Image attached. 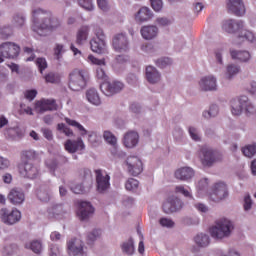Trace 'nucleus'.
<instances>
[{
	"mask_svg": "<svg viewBox=\"0 0 256 256\" xmlns=\"http://www.w3.org/2000/svg\"><path fill=\"white\" fill-rule=\"evenodd\" d=\"M32 23V31L40 37L47 36L48 31H53V29H57L61 25L59 19L53 17L51 12L41 9L33 11Z\"/></svg>",
	"mask_w": 256,
	"mask_h": 256,
	"instance_id": "f257e3e1",
	"label": "nucleus"
},
{
	"mask_svg": "<svg viewBox=\"0 0 256 256\" xmlns=\"http://www.w3.org/2000/svg\"><path fill=\"white\" fill-rule=\"evenodd\" d=\"M89 83V72L87 70H73L69 74V88L71 91H81L87 87Z\"/></svg>",
	"mask_w": 256,
	"mask_h": 256,
	"instance_id": "f03ea898",
	"label": "nucleus"
},
{
	"mask_svg": "<svg viewBox=\"0 0 256 256\" xmlns=\"http://www.w3.org/2000/svg\"><path fill=\"white\" fill-rule=\"evenodd\" d=\"M233 229V223L227 219H221L216 222L215 226L210 228V235L213 239H223L229 237Z\"/></svg>",
	"mask_w": 256,
	"mask_h": 256,
	"instance_id": "7ed1b4c3",
	"label": "nucleus"
},
{
	"mask_svg": "<svg viewBox=\"0 0 256 256\" xmlns=\"http://www.w3.org/2000/svg\"><path fill=\"white\" fill-rule=\"evenodd\" d=\"M232 115H241L243 109L246 111V115H251L255 111V107L249 102L247 96H241L238 99L231 101Z\"/></svg>",
	"mask_w": 256,
	"mask_h": 256,
	"instance_id": "20e7f679",
	"label": "nucleus"
},
{
	"mask_svg": "<svg viewBox=\"0 0 256 256\" xmlns=\"http://www.w3.org/2000/svg\"><path fill=\"white\" fill-rule=\"evenodd\" d=\"M201 153V161L204 167H211L213 163H217L219 161H223V154L216 150H211L207 147H202L200 150Z\"/></svg>",
	"mask_w": 256,
	"mask_h": 256,
	"instance_id": "39448f33",
	"label": "nucleus"
},
{
	"mask_svg": "<svg viewBox=\"0 0 256 256\" xmlns=\"http://www.w3.org/2000/svg\"><path fill=\"white\" fill-rule=\"evenodd\" d=\"M0 219L6 225H15L21 221V211L17 208H2L0 210Z\"/></svg>",
	"mask_w": 256,
	"mask_h": 256,
	"instance_id": "423d86ee",
	"label": "nucleus"
},
{
	"mask_svg": "<svg viewBox=\"0 0 256 256\" xmlns=\"http://www.w3.org/2000/svg\"><path fill=\"white\" fill-rule=\"evenodd\" d=\"M228 195L229 192L227 191V184L218 182L213 186L212 192L209 194V199L215 203H219V201L227 199Z\"/></svg>",
	"mask_w": 256,
	"mask_h": 256,
	"instance_id": "0eeeda50",
	"label": "nucleus"
},
{
	"mask_svg": "<svg viewBox=\"0 0 256 256\" xmlns=\"http://www.w3.org/2000/svg\"><path fill=\"white\" fill-rule=\"evenodd\" d=\"M18 171L21 177L26 179H37L39 177V168L31 162L18 164Z\"/></svg>",
	"mask_w": 256,
	"mask_h": 256,
	"instance_id": "6e6552de",
	"label": "nucleus"
},
{
	"mask_svg": "<svg viewBox=\"0 0 256 256\" xmlns=\"http://www.w3.org/2000/svg\"><path fill=\"white\" fill-rule=\"evenodd\" d=\"M21 47L13 42H4L0 45V53L6 59H15L19 56Z\"/></svg>",
	"mask_w": 256,
	"mask_h": 256,
	"instance_id": "1a4fd4ad",
	"label": "nucleus"
},
{
	"mask_svg": "<svg viewBox=\"0 0 256 256\" xmlns=\"http://www.w3.org/2000/svg\"><path fill=\"white\" fill-rule=\"evenodd\" d=\"M95 175H96V184H97V191L99 193H104V191H107L109 187H111V176L107 174V172L97 169L95 170Z\"/></svg>",
	"mask_w": 256,
	"mask_h": 256,
	"instance_id": "9d476101",
	"label": "nucleus"
},
{
	"mask_svg": "<svg viewBox=\"0 0 256 256\" xmlns=\"http://www.w3.org/2000/svg\"><path fill=\"white\" fill-rule=\"evenodd\" d=\"M127 171L133 177L143 173V162L137 156H130L126 160Z\"/></svg>",
	"mask_w": 256,
	"mask_h": 256,
	"instance_id": "9b49d317",
	"label": "nucleus"
},
{
	"mask_svg": "<svg viewBox=\"0 0 256 256\" xmlns=\"http://www.w3.org/2000/svg\"><path fill=\"white\" fill-rule=\"evenodd\" d=\"M112 45L114 51H117V53H127L129 51V40L127 39V35L123 33L114 36Z\"/></svg>",
	"mask_w": 256,
	"mask_h": 256,
	"instance_id": "f8f14e48",
	"label": "nucleus"
},
{
	"mask_svg": "<svg viewBox=\"0 0 256 256\" xmlns=\"http://www.w3.org/2000/svg\"><path fill=\"white\" fill-rule=\"evenodd\" d=\"M125 85L123 82L119 81H113V82H103L100 85V89L104 95L107 97H111V95H115V93H119L120 91H123V88Z\"/></svg>",
	"mask_w": 256,
	"mask_h": 256,
	"instance_id": "ddd939ff",
	"label": "nucleus"
},
{
	"mask_svg": "<svg viewBox=\"0 0 256 256\" xmlns=\"http://www.w3.org/2000/svg\"><path fill=\"white\" fill-rule=\"evenodd\" d=\"M162 209L164 213L167 214L181 211V209H183V201L175 196L169 197L168 200L163 203Z\"/></svg>",
	"mask_w": 256,
	"mask_h": 256,
	"instance_id": "4468645a",
	"label": "nucleus"
},
{
	"mask_svg": "<svg viewBox=\"0 0 256 256\" xmlns=\"http://www.w3.org/2000/svg\"><path fill=\"white\" fill-rule=\"evenodd\" d=\"M88 61H90V63H92V65H97V68H96L97 79H100V81H106L107 73H105V69H103V67H105V65H106L105 59H98L93 55H89Z\"/></svg>",
	"mask_w": 256,
	"mask_h": 256,
	"instance_id": "2eb2a0df",
	"label": "nucleus"
},
{
	"mask_svg": "<svg viewBox=\"0 0 256 256\" xmlns=\"http://www.w3.org/2000/svg\"><path fill=\"white\" fill-rule=\"evenodd\" d=\"M93 213H95V208H93L91 202H79L77 216L79 217L80 221H87V219H89Z\"/></svg>",
	"mask_w": 256,
	"mask_h": 256,
	"instance_id": "dca6fc26",
	"label": "nucleus"
},
{
	"mask_svg": "<svg viewBox=\"0 0 256 256\" xmlns=\"http://www.w3.org/2000/svg\"><path fill=\"white\" fill-rule=\"evenodd\" d=\"M35 109L38 113H45V111H57V102L55 99H41L35 103Z\"/></svg>",
	"mask_w": 256,
	"mask_h": 256,
	"instance_id": "f3484780",
	"label": "nucleus"
},
{
	"mask_svg": "<svg viewBox=\"0 0 256 256\" xmlns=\"http://www.w3.org/2000/svg\"><path fill=\"white\" fill-rule=\"evenodd\" d=\"M226 7L230 13L236 17H242L245 13V4L243 0H227Z\"/></svg>",
	"mask_w": 256,
	"mask_h": 256,
	"instance_id": "a211bd4d",
	"label": "nucleus"
},
{
	"mask_svg": "<svg viewBox=\"0 0 256 256\" xmlns=\"http://www.w3.org/2000/svg\"><path fill=\"white\" fill-rule=\"evenodd\" d=\"M67 249L69 255L72 256H85V252H83V242L80 239L73 238L67 242Z\"/></svg>",
	"mask_w": 256,
	"mask_h": 256,
	"instance_id": "6ab92c4d",
	"label": "nucleus"
},
{
	"mask_svg": "<svg viewBox=\"0 0 256 256\" xmlns=\"http://www.w3.org/2000/svg\"><path fill=\"white\" fill-rule=\"evenodd\" d=\"M64 149L68 153H77V151H83L85 149V143L83 139L77 138V140H67L64 143Z\"/></svg>",
	"mask_w": 256,
	"mask_h": 256,
	"instance_id": "aec40b11",
	"label": "nucleus"
},
{
	"mask_svg": "<svg viewBox=\"0 0 256 256\" xmlns=\"http://www.w3.org/2000/svg\"><path fill=\"white\" fill-rule=\"evenodd\" d=\"M202 91H215L217 89V79L213 76H206L199 82Z\"/></svg>",
	"mask_w": 256,
	"mask_h": 256,
	"instance_id": "412c9836",
	"label": "nucleus"
},
{
	"mask_svg": "<svg viewBox=\"0 0 256 256\" xmlns=\"http://www.w3.org/2000/svg\"><path fill=\"white\" fill-rule=\"evenodd\" d=\"M222 29L227 33H237L243 29V21L226 20L222 25Z\"/></svg>",
	"mask_w": 256,
	"mask_h": 256,
	"instance_id": "4be33fe9",
	"label": "nucleus"
},
{
	"mask_svg": "<svg viewBox=\"0 0 256 256\" xmlns=\"http://www.w3.org/2000/svg\"><path fill=\"white\" fill-rule=\"evenodd\" d=\"M123 143L128 149H133L139 143V134L135 131H129L124 135Z\"/></svg>",
	"mask_w": 256,
	"mask_h": 256,
	"instance_id": "5701e85b",
	"label": "nucleus"
},
{
	"mask_svg": "<svg viewBox=\"0 0 256 256\" xmlns=\"http://www.w3.org/2000/svg\"><path fill=\"white\" fill-rule=\"evenodd\" d=\"M8 200L12 205H21L25 201V194L21 190L12 189L8 194Z\"/></svg>",
	"mask_w": 256,
	"mask_h": 256,
	"instance_id": "b1692460",
	"label": "nucleus"
},
{
	"mask_svg": "<svg viewBox=\"0 0 256 256\" xmlns=\"http://www.w3.org/2000/svg\"><path fill=\"white\" fill-rule=\"evenodd\" d=\"M195 175L193 168L191 167H183L175 172L176 179H180V181H187L191 179Z\"/></svg>",
	"mask_w": 256,
	"mask_h": 256,
	"instance_id": "393cba45",
	"label": "nucleus"
},
{
	"mask_svg": "<svg viewBox=\"0 0 256 256\" xmlns=\"http://www.w3.org/2000/svg\"><path fill=\"white\" fill-rule=\"evenodd\" d=\"M159 34V28L157 26H143L141 28V35L143 39L151 40L155 39Z\"/></svg>",
	"mask_w": 256,
	"mask_h": 256,
	"instance_id": "a878e982",
	"label": "nucleus"
},
{
	"mask_svg": "<svg viewBox=\"0 0 256 256\" xmlns=\"http://www.w3.org/2000/svg\"><path fill=\"white\" fill-rule=\"evenodd\" d=\"M146 79L148 83H159L161 81V74L157 71V69L153 66L146 67Z\"/></svg>",
	"mask_w": 256,
	"mask_h": 256,
	"instance_id": "bb28decb",
	"label": "nucleus"
},
{
	"mask_svg": "<svg viewBox=\"0 0 256 256\" xmlns=\"http://www.w3.org/2000/svg\"><path fill=\"white\" fill-rule=\"evenodd\" d=\"M153 17V12H151V9L148 7H142L137 12L135 16V20L138 21V23H145V21H149Z\"/></svg>",
	"mask_w": 256,
	"mask_h": 256,
	"instance_id": "cd10ccee",
	"label": "nucleus"
},
{
	"mask_svg": "<svg viewBox=\"0 0 256 256\" xmlns=\"http://www.w3.org/2000/svg\"><path fill=\"white\" fill-rule=\"evenodd\" d=\"M89 26L84 25L79 28L76 34V44L83 45L84 41H87L89 37Z\"/></svg>",
	"mask_w": 256,
	"mask_h": 256,
	"instance_id": "c85d7f7f",
	"label": "nucleus"
},
{
	"mask_svg": "<svg viewBox=\"0 0 256 256\" xmlns=\"http://www.w3.org/2000/svg\"><path fill=\"white\" fill-rule=\"evenodd\" d=\"M243 41L253 43V41H255V34L249 30H242L237 38V41L235 42V45H241V42Z\"/></svg>",
	"mask_w": 256,
	"mask_h": 256,
	"instance_id": "c756f323",
	"label": "nucleus"
},
{
	"mask_svg": "<svg viewBox=\"0 0 256 256\" xmlns=\"http://www.w3.org/2000/svg\"><path fill=\"white\" fill-rule=\"evenodd\" d=\"M230 55L232 59H237L238 61H241L242 63H247L249 59H251V54L248 51H230Z\"/></svg>",
	"mask_w": 256,
	"mask_h": 256,
	"instance_id": "7c9ffc66",
	"label": "nucleus"
},
{
	"mask_svg": "<svg viewBox=\"0 0 256 256\" xmlns=\"http://www.w3.org/2000/svg\"><path fill=\"white\" fill-rule=\"evenodd\" d=\"M64 121L67 123V125H70V127H74V129H77V131L80 133L82 137H85V135H88L87 129L81 125V123L77 122L76 120L70 119V118H64Z\"/></svg>",
	"mask_w": 256,
	"mask_h": 256,
	"instance_id": "2f4dec72",
	"label": "nucleus"
},
{
	"mask_svg": "<svg viewBox=\"0 0 256 256\" xmlns=\"http://www.w3.org/2000/svg\"><path fill=\"white\" fill-rule=\"evenodd\" d=\"M90 47L93 53H103V51L105 50V40H99L97 38H93L90 41Z\"/></svg>",
	"mask_w": 256,
	"mask_h": 256,
	"instance_id": "473e14b6",
	"label": "nucleus"
},
{
	"mask_svg": "<svg viewBox=\"0 0 256 256\" xmlns=\"http://www.w3.org/2000/svg\"><path fill=\"white\" fill-rule=\"evenodd\" d=\"M20 163H31V161H35L37 159V153L33 150H24L20 154Z\"/></svg>",
	"mask_w": 256,
	"mask_h": 256,
	"instance_id": "72a5a7b5",
	"label": "nucleus"
},
{
	"mask_svg": "<svg viewBox=\"0 0 256 256\" xmlns=\"http://www.w3.org/2000/svg\"><path fill=\"white\" fill-rule=\"evenodd\" d=\"M86 97L89 103H92V105H99L101 103V98L99 97V93H97V90L95 89H89L86 92Z\"/></svg>",
	"mask_w": 256,
	"mask_h": 256,
	"instance_id": "f704fd0d",
	"label": "nucleus"
},
{
	"mask_svg": "<svg viewBox=\"0 0 256 256\" xmlns=\"http://www.w3.org/2000/svg\"><path fill=\"white\" fill-rule=\"evenodd\" d=\"M121 249L126 255H133V253H135V243L133 242V238H130L128 241L124 242L121 245Z\"/></svg>",
	"mask_w": 256,
	"mask_h": 256,
	"instance_id": "c9c22d12",
	"label": "nucleus"
},
{
	"mask_svg": "<svg viewBox=\"0 0 256 256\" xmlns=\"http://www.w3.org/2000/svg\"><path fill=\"white\" fill-rule=\"evenodd\" d=\"M194 241L198 247H207V245H209L210 243L209 237L207 236V234H198L194 238Z\"/></svg>",
	"mask_w": 256,
	"mask_h": 256,
	"instance_id": "e433bc0d",
	"label": "nucleus"
},
{
	"mask_svg": "<svg viewBox=\"0 0 256 256\" xmlns=\"http://www.w3.org/2000/svg\"><path fill=\"white\" fill-rule=\"evenodd\" d=\"M63 213V206L62 205H55L54 207L48 209V217L50 219H57L59 215Z\"/></svg>",
	"mask_w": 256,
	"mask_h": 256,
	"instance_id": "4c0bfd02",
	"label": "nucleus"
},
{
	"mask_svg": "<svg viewBox=\"0 0 256 256\" xmlns=\"http://www.w3.org/2000/svg\"><path fill=\"white\" fill-rule=\"evenodd\" d=\"M25 249H31V251H33V253H41V249H42V245L41 242L39 241H32L30 243H26L25 244Z\"/></svg>",
	"mask_w": 256,
	"mask_h": 256,
	"instance_id": "58836bf2",
	"label": "nucleus"
},
{
	"mask_svg": "<svg viewBox=\"0 0 256 256\" xmlns=\"http://www.w3.org/2000/svg\"><path fill=\"white\" fill-rule=\"evenodd\" d=\"M241 71V68H239V66L237 65H228L227 66V72H226V79H231L232 77H235V75H237V73H239Z\"/></svg>",
	"mask_w": 256,
	"mask_h": 256,
	"instance_id": "ea45409f",
	"label": "nucleus"
},
{
	"mask_svg": "<svg viewBox=\"0 0 256 256\" xmlns=\"http://www.w3.org/2000/svg\"><path fill=\"white\" fill-rule=\"evenodd\" d=\"M46 83H61V75L50 72L44 77Z\"/></svg>",
	"mask_w": 256,
	"mask_h": 256,
	"instance_id": "a19ab883",
	"label": "nucleus"
},
{
	"mask_svg": "<svg viewBox=\"0 0 256 256\" xmlns=\"http://www.w3.org/2000/svg\"><path fill=\"white\" fill-rule=\"evenodd\" d=\"M103 138L106 143H109V145H112V147H115L117 145V137L113 135V133L109 131H105L103 134Z\"/></svg>",
	"mask_w": 256,
	"mask_h": 256,
	"instance_id": "79ce46f5",
	"label": "nucleus"
},
{
	"mask_svg": "<svg viewBox=\"0 0 256 256\" xmlns=\"http://www.w3.org/2000/svg\"><path fill=\"white\" fill-rule=\"evenodd\" d=\"M63 53H65V46H63V44H56L54 48V57L57 61H60L63 58Z\"/></svg>",
	"mask_w": 256,
	"mask_h": 256,
	"instance_id": "37998d69",
	"label": "nucleus"
},
{
	"mask_svg": "<svg viewBox=\"0 0 256 256\" xmlns=\"http://www.w3.org/2000/svg\"><path fill=\"white\" fill-rule=\"evenodd\" d=\"M138 187H139V181L134 178L128 179L125 184V189L127 191H135V189H137Z\"/></svg>",
	"mask_w": 256,
	"mask_h": 256,
	"instance_id": "c03bdc74",
	"label": "nucleus"
},
{
	"mask_svg": "<svg viewBox=\"0 0 256 256\" xmlns=\"http://www.w3.org/2000/svg\"><path fill=\"white\" fill-rule=\"evenodd\" d=\"M242 153L243 155H245V157H249V158L253 157L256 153V145L252 144L244 147L242 149Z\"/></svg>",
	"mask_w": 256,
	"mask_h": 256,
	"instance_id": "a18cd8bd",
	"label": "nucleus"
},
{
	"mask_svg": "<svg viewBox=\"0 0 256 256\" xmlns=\"http://www.w3.org/2000/svg\"><path fill=\"white\" fill-rule=\"evenodd\" d=\"M58 131H61L66 137H73L74 133L71 128L67 127L64 123H60L57 126Z\"/></svg>",
	"mask_w": 256,
	"mask_h": 256,
	"instance_id": "49530a36",
	"label": "nucleus"
},
{
	"mask_svg": "<svg viewBox=\"0 0 256 256\" xmlns=\"http://www.w3.org/2000/svg\"><path fill=\"white\" fill-rule=\"evenodd\" d=\"M174 191L176 194L183 195L184 197H192L191 191L186 189L183 185L176 186Z\"/></svg>",
	"mask_w": 256,
	"mask_h": 256,
	"instance_id": "de8ad7c7",
	"label": "nucleus"
},
{
	"mask_svg": "<svg viewBox=\"0 0 256 256\" xmlns=\"http://www.w3.org/2000/svg\"><path fill=\"white\" fill-rule=\"evenodd\" d=\"M80 178L82 179V181H92L93 179V175L91 174V170L84 168L82 170H80Z\"/></svg>",
	"mask_w": 256,
	"mask_h": 256,
	"instance_id": "09e8293b",
	"label": "nucleus"
},
{
	"mask_svg": "<svg viewBox=\"0 0 256 256\" xmlns=\"http://www.w3.org/2000/svg\"><path fill=\"white\" fill-rule=\"evenodd\" d=\"M78 5L86 11H93V0H78Z\"/></svg>",
	"mask_w": 256,
	"mask_h": 256,
	"instance_id": "8fccbe9b",
	"label": "nucleus"
},
{
	"mask_svg": "<svg viewBox=\"0 0 256 256\" xmlns=\"http://www.w3.org/2000/svg\"><path fill=\"white\" fill-rule=\"evenodd\" d=\"M219 113V107L217 105H211L208 112L203 113V117H215Z\"/></svg>",
	"mask_w": 256,
	"mask_h": 256,
	"instance_id": "3c124183",
	"label": "nucleus"
},
{
	"mask_svg": "<svg viewBox=\"0 0 256 256\" xmlns=\"http://www.w3.org/2000/svg\"><path fill=\"white\" fill-rule=\"evenodd\" d=\"M36 66L38 67L40 73H43L45 69H47V60L45 58H37L36 59Z\"/></svg>",
	"mask_w": 256,
	"mask_h": 256,
	"instance_id": "603ef678",
	"label": "nucleus"
},
{
	"mask_svg": "<svg viewBox=\"0 0 256 256\" xmlns=\"http://www.w3.org/2000/svg\"><path fill=\"white\" fill-rule=\"evenodd\" d=\"M100 235L101 230H93L92 232H90L87 236L88 245H91L93 241L97 239V237H100Z\"/></svg>",
	"mask_w": 256,
	"mask_h": 256,
	"instance_id": "864d4df0",
	"label": "nucleus"
},
{
	"mask_svg": "<svg viewBox=\"0 0 256 256\" xmlns=\"http://www.w3.org/2000/svg\"><path fill=\"white\" fill-rule=\"evenodd\" d=\"M172 61L170 58H161L156 61L157 67H160V69H165L168 65H171Z\"/></svg>",
	"mask_w": 256,
	"mask_h": 256,
	"instance_id": "5fc2aeb1",
	"label": "nucleus"
},
{
	"mask_svg": "<svg viewBox=\"0 0 256 256\" xmlns=\"http://www.w3.org/2000/svg\"><path fill=\"white\" fill-rule=\"evenodd\" d=\"M37 197L40 199V201H43L44 203H47L51 199V195H49V192L40 190L37 192Z\"/></svg>",
	"mask_w": 256,
	"mask_h": 256,
	"instance_id": "6e6d98bb",
	"label": "nucleus"
},
{
	"mask_svg": "<svg viewBox=\"0 0 256 256\" xmlns=\"http://www.w3.org/2000/svg\"><path fill=\"white\" fill-rule=\"evenodd\" d=\"M88 141L95 147L99 145V136L95 132H91L88 134Z\"/></svg>",
	"mask_w": 256,
	"mask_h": 256,
	"instance_id": "4d7b16f0",
	"label": "nucleus"
},
{
	"mask_svg": "<svg viewBox=\"0 0 256 256\" xmlns=\"http://www.w3.org/2000/svg\"><path fill=\"white\" fill-rule=\"evenodd\" d=\"M243 207H244V211H249L251 210V207H253V200H251V196L249 194H247L244 197Z\"/></svg>",
	"mask_w": 256,
	"mask_h": 256,
	"instance_id": "13d9d810",
	"label": "nucleus"
},
{
	"mask_svg": "<svg viewBox=\"0 0 256 256\" xmlns=\"http://www.w3.org/2000/svg\"><path fill=\"white\" fill-rule=\"evenodd\" d=\"M151 7L155 11H161L163 9V0H150Z\"/></svg>",
	"mask_w": 256,
	"mask_h": 256,
	"instance_id": "bf43d9fd",
	"label": "nucleus"
},
{
	"mask_svg": "<svg viewBox=\"0 0 256 256\" xmlns=\"http://www.w3.org/2000/svg\"><path fill=\"white\" fill-rule=\"evenodd\" d=\"M159 223L162 227H168V228L174 227L175 225V222H173V220L169 218H161L159 220Z\"/></svg>",
	"mask_w": 256,
	"mask_h": 256,
	"instance_id": "052dcab7",
	"label": "nucleus"
},
{
	"mask_svg": "<svg viewBox=\"0 0 256 256\" xmlns=\"http://www.w3.org/2000/svg\"><path fill=\"white\" fill-rule=\"evenodd\" d=\"M41 133L43 134V137H45V139H47L48 141H52L53 140V131H51V129H49V128H42L41 129Z\"/></svg>",
	"mask_w": 256,
	"mask_h": 256,
	"instance_id": "680f3d73",
	"label": "nucleus"
},
{
	"mask_svg": "<svg viewBox=\"0 0 256 256\" xmlns=\"http://www.w3.org/2000/svg\"><path fill=\"white\" fill-rule=\"evenodd\" d=\"M0 33H1L2 39H9V37L13 35V30L10 27H7V28H3Z\"/></svg>",
	"mask_w": 256,
	"mask_h": 256,
	"instance_id": "e2e57ef3",
	"label": "nucleus"
},
{
	"mask_svg": "<svg viewBox=\"0 0 256 256\" xmlns=\"http://www.w3.org/2000/svg\"><path fill=\"white\" fill-rule=\"evenodd\" d=\"M189 135L191 137V139H193V141H200V137L199 134L197 133V128L195 127H190L189 128Z\"/></svg>",
	"mask_w": 256,
	"mask_h": 256,
	"instance_id": "0e129e2a",
	"label": "nucleus"
},
{
	"mask_svg": "<svg viewBox=\"0 0 256 256\" xmlns=\"http://www.w3.org/2000/svg\"><path fill=\"white\" fill-rule=\"evenodd\" d=\"M71 191L76 195H83L85 193V187L83 185H76L71 187Z\"/></svg>",
	"mask_w": 256,
	"mask_h": 256,
	"instance_id": "69168bd1",
	"label": "nucleus"
},
{
	"mask_svg": "<svg viewBox=\"0 0 256 256\" xmlns=\"http://www.w3.org/2000/svg\"><path fill=\"white\" fill-rule=\"evenodd\" d=\"M24 97L28 99V101H33L37 97V90H28L25 92Z\"/></svg>",
	"mask_w": 256,
	"mask_h": 256,
	"instance_id": "338daca9",
	"label": "nucleus"
},
{
	"mask_svg": "<svg viewBox=\"0 0 256 256\" xmlns=\"http://www.w3.org/2000/svg\"><path fill=\"white\" fill-rule=\"evenodd\" d=\"M61 255V250L56 245L50 247V256H59Z\"/></svg>",
	"mask_w": 256,
	"mask_h": 256,
	"instance_id": "774afa93",
	"label": "nucleus"
}]
</instances>
